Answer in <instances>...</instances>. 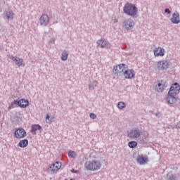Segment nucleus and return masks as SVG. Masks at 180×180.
<instances>
[{
    "instance_id": "nucleus-19",
    "label": "nucleus",
    "mask_w": 180,
    "mask_h": 180,
    "mask_svg": "<svg viewBox=\"0 0 180 180\" xmlns=\"http://www.w3.org/2000/svg\"><path fill=\"white\" fill-rule=\"evenodd\" d=\"M170 20L172 23H174V25H178V23H180L179 13L176 12L173 13Z\"/></svg>"
},
{
    "instance_id": "nucleus-15",
    "label": "nucleus",
    "mask_w": 180,
    "mask_h": 180,
    "mask_svg": "<svg viewBox=\"0 0 180 180\" xmlns=\"http://www.w3.org/2000/svg\"><path fill=\"white\" fill-rule=\"evenodd\" d=\"M50 22V18L47 14H43L39 18V24L40 26H47Z\"/></svg>"
},
{
    "instance_id": "nucleus-6",
    "label": "nucleus",
    "mask_w": 180,
    "mask_h": 180,
    "mask_svg": "<svg viewBox=\"0 0 180 180\" xmlns=\"http://www.w3.org/2000/svg\"><path fill=\"white\" fill-rule=\"evenodd\" d=\"M122 75H123L126 79H133L136 75V72L133 70V69H127V68H124Z\"/></svg>"
},
{
    "instance_id": "nucleus-32",
    "label": "nucleus",
    "mask_w": 180,
    "mask_h": 180,
    "mask_svg": "<svg viewBox=\"0 0 180 180\" xmlns=\"http://www.w3.org/2000/svg\"><path fill=\"white\" fill-rule=\"evenodd\" d=\"M54 119H56V117H51L50 120H49V122H51V123L52 122H54Z\"/></svg>"
},
{
    "instance_id": "nucleus-31",
    "label": "nucleus",
    "mask_w": 180,
    "mask_h": 180,
    "mask_svg": "<svg viewBox=\"0 0 180 180\" xmlns=\"http://www.w3.org/2000/svg\"><path fill=\"white\" fill-rule=\"evenodd\" d=\"M50 43H51L52 44H54V43H56V39L55 38L51 39Z\"/></svg>"
},
{
    "instance_id": "nucleus-11",
    "label": "nucleus",
    "mask_w": 180,
    "mask_h": 180,
    "mask_svg": "<svg viewBox=\"0 0 180 180\" xmlns=\"http://www.w3.org/2000/svg\"><path fill=\"white\" fill-rule=\"evenodd\" d=\"M134 25H136V23L131 18H128L122 22V26L124 27V29H126V30H130L133 29V27H134Z\"/></svg>"
},
{
    "instance_id": "nucleus-3",
    "label": "nucleus",
    "mask_w": 180,
    "mask_h": 180,
    "mask_svg": "<svg viewBox=\"0 0 180 180\" xmlns=\"http://www.w3.org/2000/svg\"><path fill=\"white\" fill-rule=\"evenodd\" d=\"M123 12L125 15L134 18L139 13V8H137L135 4L127 2L123 7Z\"/></svg>"
},
{
    "instance_id": "nucleus-12",
    "label": "nucleus",
    "mask_w": 180,
    "mask_h": 180,
    "mask_svg": "<svg viewBox=\"0 0 180 180\" xmlns=\"http://www.w3.org/2000/svg\"><path fill=\"white\" fill-rule=\"evenodd\" d=\"M180 92V85L178 83L173 84L169 91V93L172 95L177 96Z\"/></svg>"
},
{
    "instance_id": "nucleus-16",
    "label": "nucleus",
    "mask_w": 180,
    "mask_h": 180,
    "mask_svg": "<svg viewBox=\"0 0 180 180\" xmlns=\"http://www.w3.org/2000/svg\"><path fill=\"white\" fill-rule=\"evenodd\" d=\"M155 57H164L165 56V49L161 47H156L153 49Z\"/></svg>"
},
{
    "instance_id": "nucleus-24",
    "label": "nucleus",
    "mask_w": 180,
    "mask_h": 180,
    "mask_svg": "<svg viewBox=\"0 0 180 180\" xmlns=\"http://www.w3.org/2000/svg\"><path fill=\"white\" fill-rule=\"evenodd\" d=\"M96 85H98V82L94 81L92 83H90L89 84V89H90V91H94V89H95V86H96Z\"/></svg>"
},
{
    "instance_id": "nucleus-14",
    "label": "nucleus",
    "mask_w": 180,
    "mask_h": 180,
    "mask_svg": "<svg viewBox=\"0 0 180 180\" xmlns=\"http://www.w3.org/2000/svg\"><path fill=\"white\" fill-rule=\"evenodd\" d=\"M12 105H18L20 108H27V106H29V101L23 98L18 101L15 100L14 102L12 103Z\"/></svg>"
},
{
    "instance_id": "nucleus-18",
    "label": "nucleus",
    "mask_w": 180,
    "mask_h": 180,
    "mask_svg": "<svg viewBox=\"0 0 180 180\" xmlns=\"http://www.w3.org/2000/svg\"><path fill=\"white\" fill-rule=\"evenodd\" d=\"M14 135L16 139H23L26 137V131L22 128L18 129L15 131Z\"/></svg>"
},
{
    "instance_id": "nucleus-1",
    "label": "nucleus",
    "mask_w": 180,
    "mask_h": 180,
    "mask_svg": "<svg viewBox=\"0 0 180 180\" xmlns=\"http://www.w3.org/2000/svg\"><path fill=\"white\" fill-rule=\"evenodd\" d=\"M155 67L158 71H167L169 68H175L176 67V62L162 60L156 62Z\"/></svg>"
},
{
    "instance_id": "nucleus-27",
    "label": "nucleus",
    "mask_w": 180,
    "mask_h": 180,
    "mask_svg": "<svg viewBox=\"0 0 180 180\" xmlns=\"http://www.w3.org/2000/svg\"><path fill=\"white\" fill-rule=\"evenodd\" d=\"M126 107V104L123 101H120L117 103V108L118 109H123Z\"/></svg>"
},
{
    "instance_id": "nucleus-10",
    "label": "nucleus",
    "mask_w": 180,
    "mask_h": 180,
    "mask_svg": "<svg viewBox=\"0 0 180 180\" xmlns=\"http://www.w3.org/2000/svg\"><path fill=\"white\" fill-rule=\"evenodd\" d=\"M8 58H10V59L14 62V64L17 65V67H25V65H26V64L25 63V61L22 58L18 56H13L9 55Z\"/></svg>"
},
{
    "instance_id": "nucleus-21",
    "label": "nucleus",
    "mask_w": 180,
    "mask_h": 180,
    "mask_svg": "<svg viewBox=\"0 0 180 180\" xmlns=\"http://www.w3.org/2000/svg\"><path fill=\"white\" fill-rule=\"evenodd\" d=\"M15 13L12 11H8L6 13V18L7 20H13Z\"/></svg>"
},
{
    "instance_id": "nucleus-28",
    "label": "nucleus",
    "mask_w": 180,
    "mask_h": 180,
    "mask_svg": "<svg viewBox=\"0 0 180 180\" xmlns=\"http://www.w3.org/2000/svg\"><path fill=\"white\" fill-rule=\"evenodd\" d=\"M166 180H176V176L174 174L168 175Z\"/></svg>"
},
{
    "instance_id": "nucleus-7",
    "label": "nucleus",
    "mask_w": 180,
    "mask_h": 180,
    "mask_svg": "<svg viewBox=\"0 0 180 180\" xmlns=\"http://www.w3.org/2000/svg\"><path fill=\"white\" fill-rule=\"evenodd\" d=\"M124 68H128L127 65L126 64H120L116 65L113 68V73L117 77H122V74L123 73V70Z\"/></svg>"
},
{
    "instance_id": "nucleus-33",
    "label": "nucleus",
    "mask_w": 180,
    "mask_h": 180,
    "mask_svg": "<svg viewBox=\"0 0 180 180\" xmlns=\"http://www.w3.org/2000/svg\"><path fill=\"white\" fill-rule=\"evenodd\" d=\"M46 119L50 120V115L49 114L46 115Z\"/></svg>"
},
{
    "instance_id": "nucleus-25",
    "label": "nucleus",
    "mask_w": 180,
    "mask_h": 180,
    "mask_svg": "<svg viewBox=\"0 0 180 180\" xmlns=\"http://www.w3.org/2000/svg\"><path fill=\"white\" fill-rule=\"evenodd\" d=\"M128 146L130 148H134L137 147V143L136 142V141H131L129 142Z\"/></svg>"
},
{
    "instance_id": "nucleus-20",
    "label": "nucleus",
    "mask_w": 180,
    "mask_h": 180,
    "mask_svg": "<svg viewBox=\"0 0 180 180\" xmlns=\"http://www.w3.org/2000/svg\"><path fill=\"white\" fill-rule=\"evenodd\" d=\"M37 130H41V126L39 125V124H34L31 127V133L32 134L36 135L37 133L36 131Z\"/></svg>"
},
{
    "instance_id": "nucleus-4",
    "label": "nucleus",
    "mask_w": 180,
    "mask_h": 180,
    "mask_svg": "<svg viewBox=\"0 0 180 180\" xmlns=\"http://www.w3.org/2000/svg\"><path fill=\"white\" fill-rule=\"evenodd\" d=\"M168 86V83L164 81H158L154 83L153 89L155 92H158V94H161V92H164L165 89Z\"/></svg>"
},
{
    "instance_id": "nucleus-13",
    "label": "nucleus",
    "mask_w": 180,
    "mask_h": 180,
    "mask_svg": "<svg viewBox=\"0 0 180 180\" xmlns=\"http://www.w3.org/2000/svg\"><path fill=\"white\" fill-rule=\"evenodd\" d=\"M176 95L175 94H171L168 92L167 97L166 98V102L168 105H170V106H172V105H175L176 103Z\"/></svg>"
},
{
    "instance_id": "nucleus-23",
    "label": "nucleus",
    "mask_w": 180,
    "mask_h": 180,
    "mask_svg": "<svg viewBox=\"0 0 180 180\" xmlns=\"http://www.w3.org/2000/svg\"><path fill=\"white\" fill-rule=\"evenodd\" d=\"M68 51L64 50L61 53V60L62 61H67L68 60Z\"/></svg>"
},
{
    "instance_id": "nucleus-2",
    "label": "nucleus",
    "mask_w": 180,
    "mask_h": 180,
    "mask_svg": "<svg viewBox=\"0 0 180 180\" xmlns=\"http://www.w3.org/2000/svg\"><path fill=\"white\" fill-rule=\"evenodd\" d=\"M84 167L87 171H99L102 168V162L96 159L87 160L84 163Z\"/></svg>"
},
{
    "instance_id": "nucleus-5",
    "label": "nucleus",
    "mask_w": 180,
    "mask_h": 180,
    "mask_svg": "<svg viewBox=\"0 0 180 180\" xmlns=\"http://www.w3.org/2000/svg\"><path fill=\"white\" fill-rule=\"evenodd\" d=\"M129 139H131V140H135L136 139H139L141 136V130L139 128H133L131 129L127 134Z\"/></svg>"
},
{
    "instance_id": "nucleus-34",
    "label": "nucleus",
    "mask_w": 180,
    "mask_h": 180,
    "mask_svg": "<svg viewBox=\"0 0 180 180\" xmlns=\"http://www.w3.org/2000/svg\"><path fill=\"white\" fill-rule=\"evenodd\" d=\"M155 116H157V117H160V112H156Z\"/></svg>"
},
{
    "instance_id": "nucleus-29",
    "label": "nucleus",
    "mask_w": 180,
    "mask_h": 180,
    "mask_svg": "<svg viewBox=\"0 0 180 180\" xmlns=\"http://www.w3.org/2000/svg\"><path fill=\"white\" fill-rule=\"evenodd\" d=\"M89 117H90V119H93V120H95L97 117L96 115L94 112L90 113Z\"/></svg>"
},
{
    "instance_id": "nucleus-22",
    "label": "nucleus",
    "mask_w": 180,
    "mask_h": 180,
    "mask_svg": "<svg viewBox=\"0 0 180 180\" xmlns=\"http://www.w3.org/2000/svg\"><path fill=\"white\" fill-rule=\"evenodd\" d=\"M28 144H29V141H27V139H23L20 141L18 146L21 148H25V147H27Z\"/></svg>"
},
{
    "instance_id": "nucleus-26",
    "label": "nucleus",
    "mask_w": 180,
    "mask_h": 180,
    "mask_svg": "<svg viewBox=\"0 0 180 180\" xmlns=\"http://www.w3.org/2000/svg\"><path fill=\"white\" fill-rule=\"evenodd\" d=\"M68 156L70 157V158H75L77 157V153L74 150H70L68 152Z\"/></svg>"
},
{
    "instance_id": "nucleus-17",
    "label": "nucleus",
    "mask_w": 180,
    "mask_h": 180,
    "mask_svg": "<svg viewBox=\"0 0 180 180\" xmlns=\"http://www.w3.org/2000/svg\"><path fill=\"white\" fill-rule=\"evenodd\" d=\"M136 161L139 165H146L148 162V156L140 155L137 157Z\"/></svg>"
},
{
    "instance_id": "nucleus-9",
    "label": "nucleus",
    "mask_w": 180,
    "mask_h": 180,
    "mask_svg": "<svg viewBox=\"0 0 180 180\" xmlns=\"http://www.w3.org/2000/svg\"><path fill=\"white\" fill-rule=\"evenodd\" d=\"M98 47L101 49H110L112 47V44L108 41V40L105 39H98L96 42Z\"/></svg>"
},
{
    "instance_id": "nucleus-8",
    "label": "nucleus",
    "mask_w": 180,
    "mask_h": 180,
    "mask_svg": "<svg viewBox=\"0 0 180 180\" xmlns=\"http://www.w3.org/2000/svg\"><path fill=\"white\" fill-rule=\"evenodd\" d=\"M61 168V162H56L53 164H52L47 169V172L49 174H51L53 175V174H56L58 169Z\"/></svg>"
},
{
    "instance_id": "nucleus-30",
    "label": "nucleus",
    "mask_w": 180,
    "mask_h": 180,
    "mask_svg": "<svg viewBox=\"0 0 180 180\" xmlns=\"http://www.w3.org/2000/svg\"><path fill=\"white\" fill-rule=\"evenodd\" d=\"M165 13H167L168 15H171V11L169 10V8H166L165 10Z\"/></svg>"
}]
</instances>
